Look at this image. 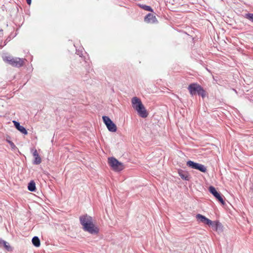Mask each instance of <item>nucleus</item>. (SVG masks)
Masks as SVG:
<instances>
[{
  "instance_id": "f257e3e1",
  "label": "nucleus",
  "mask_w": 253,
  "mask_h": 253,
  "mask_svg": "<svg viewBox=\"0 0 253 253\" xmlns=\"http://www.w3.org/2000/svg\"><path fill=\"white\" fill-rule=\"evenodd\" d=\"M132 106L136 111L139 116L143 118L148 116V113L140 99L137 97H133L131 99Z\"/></svg>"
},
{
  "instance_id": "f03ea898",
  "label": "nucleus",
  "mask_w": 253,
  "mask_h": 253,
  "mask_svg": "<svg viewBox=\"0 0 253 253\" xmlns=\"http://www.w3.org/2000/svg\"><path fill=\"white\" fill-rule=\"evenodd\" d=\"M188 89L192 96L198 94L203 98L205 96V91L203 88L197 83L191 84L188 87Z\"/></svg>"
},
{
  "instance_id": "7ed1b4c3",
  "label": "nucleus",
  "mask_w": 253,
  "mask_h": 253,
  "mask_svg": "<svg viewBox=\"0 0 253 253\" xmlns=\"http://www.w3.org/2000/svg\"><path fill=\"white\" fill-rule=\"evenodd\" d=\"M4 60L12 66L20 67L23 65L25 59L7 56L5 57Z\"/></svg>"
},
{
  "instance_id": "20e7f679",
  "label": "nucleus",
  "mask_w": 253,
  "mask_h": 253,
  "mask_svg": "<svg viewBox=\"0 0 253 253\" xmlns=\"http://www.w3.org/2000/svg\"><path fill=\"white\" fill-rule=\"evenodd\" d=\"M108 163L112 169L116 171H120L124 169L123 164L114 157L108 158Z\"/></svg>"
},
{
  "instance_id": "39448f33",
  "label": "nucleus",
  "mask_w": 253,
  "mask_h": 253,
  "mask_svg": "<svg viewBox=\"0 0 253 253\" xmlns=\"http://www.w3.org/2000/svg\"><path fill=\"white\" fill-rule=\"evenodd\" d=\"M102 119L109 131L113 132L117 131V128L116 125L108 116H103Z\"/></svg>"
},
{
  "instance_id": "423d86ee",
  "label": "nucleus",
  "mask_w": 253,
  "mask_h": 253,
  "mask_svg": "<svg viewBox=\"0 0 253 253\" xmlns=\"http://www.w3.org/2000/svg\"><path fill=\"white\" fill-rule=\"evenodd\" d=\"M83 229L84 231L88 232V233L92 234H97L99 232V229L97 227L95 226L93 223V221L87 223L86 224V226L83 225Z\"/></svg>"
},
{
  "instance_id": "0eeeda50",
  "label": "nucleus",
  "mask_w": 253,
  "mask_h": 253,
  "mask_svg": "<svg viewBox=\"0 0 253 253\" xmlns=\"http://www.w3.org/2000/svg\"><path fill=\"white\" fill-rule=\"evenodd\" d=\"M187 166L192 169H198L201 172H205L207 171V169L204 165L195 163L192 161H187Z\"/></svg>"
},
{
  "instance_id": "6e6552de",
  "label": "nucleus",
  "mask_w": 253,
  "mask_h": 253,
  "mask_svg": "<svg viewBox=\"0 0 253 253\" xmlns=\"http://www.w3.org/2000/svg\"><path fill=\"white\" fill-rule=\"evenodd\" d=\"M209 191L222 204H224V202L223 201V198L221 196L220 194L217 192V191L216 190L215 188L211 186L209 187Z\"/></svg>"
},
{
  "instance_id": "1a4fd4ad",
  "label": "nucleus",
  "mask_w": 253,
  "mask_h": 253,
  "mask_svg": "<svg viewBox=\"0 0 253 253\" xmlns=\"http://www.w3.org/2000/svg\"><path fill=\"white\" fill-rule=\"evenodd\" d=\"M92 221H93L92 217L87 214L80 217V221L82 226L85 225L86 226V224Z\"/></svg>"
},
{
  "instance_id": "9d476101",
  "label": "nucleus",
  "mask_w": 253,
  "mask_h": 253,
  "mask_svg": "<svg viewBox=\"0 0 253 253\" xmlns=\"http://www.w3.org/2000/svg\"><path fill=\"white\" fill-rule=\"evenodd\" d=\"M196 217L198 220H199L202 223L206 224L207 225H209V224H211V220L208 219L206 216L201 214H197L196 216Z\"/></svg>"
},
{
  "instance_id": "9b49d317",
  "label": "nucleus",
  "mask_w": 253,
  "mask_h": 253,
  "mask_svg": "<svg viewBox=\"0 0 253 253\" xmlns=\"http://www.w3.org/2000/svg\"><path fill=\"white\" fill-rule=\"evenodd\" d=\"M209 226L212 227L213 230L216 231H221L222 230V226L221 223L218 221H212L211 223L209 224Z\"/></svg>"
},
{
  "instance_id": "f8f14e48",
  "label": "nucleus",
  "mask_w": 253,
  "mask_h": 253,
  "mask_svg": "<svg viewBox=\"0 0 253 253\" xmlns=\"http://www.w3.org/2000/svg\"><path fill=\"white\" fill-rule=\"evenodd\" d=\"M31 151L33 152V155L34 157V161L33 163L35 165H39L40 164L41 162V158L40 157L36 149H32Z\"/></svg>"
},
{
  "instance_id": "ddd939ff",
  "label": "nucleus",
  "mask_w": 253,
  "mask_h": 253,
  "mask_svg": "<svg viewBox=\"0 0 253 253\" xmlns=\"http://www.w3.org/2000/svg\"><path fill=\"white\" fill-rule=\"evenodd\" d=\"M13 123H14V126L16 129H17L19 131H20L22 134L25 135L27 134L28 132L26 129L23 126H21L20 123L15 121H13Z\"/></svg>"
},
{
  "instance_id": "4468645a",
  "label": "nucleus",
  "mask_w": 253,
  "mask_h": 253,
  "mask_svg": "<svg viewBox=\"0 0 253 253\" xmlns=\"http://www.w3.org/2000/svg\"><path fill=\"white\" fill-rule=\"evenodd\" d=\"M157 21L155 16L151 13H148L144 18V21L147 23H154Z\"/></svg>"
},
{
  "instance_id": "2eb2a0df",
  "label": "nucleus",
  "mask_w": 253,
  "mask_h": 253,
  "mask_svg": "<svg viewBox=\"0 0 253 253\" xmlns=\"http://www.w3.org/2000/svg\"><path fill=\"white\" fill-rule=\"evenodd\" d=\"M0 246H3L7 251H12V250L9 243L1 239H0Z\"/></svg>"
},
{
  "instance_id": "dca6fc26",
  "label": "nucleus",
  "mask_w": 253,
  "mask_h": 253,
  "mask_svg": "<svg viewBox=\"0 0 253 253\" xmlns=\"http://www.w3.org/2000/svg\"><path fill=\"white\" fill-rule=\"evenodd\" d=\"M178 174L182 179L185 180H189V177L187 172L184 171L182 170H180L178 171Z\"/></svg>"
},
{
  "instance_id": "f3484780",
  "label": "nucleus",
  "mask_w": 253,
  "mask_h": 253,
  "mask_svg": "<svg viewBox=\"0 0 253 253\" xmlns=\"http://www.w3.org/2000/svg\"><path fill=\"white\" fill-rule=\"evenodd\" d=\"M28 189L30 191L33 192L36 190V184L34 181H31L28 186Z\"/></svg>"
},
{
  "instance_id": "a211bd4d",
  "label": "nucleus",
  "mask_w": 253,
  "mask_h": 253,
  "mask_svg": "<svg viewBox=\"0 0 253 253\" xmlns=\"http://www.w3.org/2000/svg\"><path fill=\"white\" fill-rule=\"evenodd\" d=\"M32 243L36 247L40 246V240L37 236H35L32 239Z\"/></svg>"
},
{
  "instance_id": "6ab92c4d",
  "label": "nucleus",
  "mask_w": 253,
  "mask_h": 253,
  "mask_svg": "<svg viewBox=\"0 0 253 253\" xmlns=\"http://www.w3.org/2000/svg\"><path fill=\"white\" fill-rule=\"evenodd\" d=\"M138 6L145 10L153 12V9L150 6L140 4H139Z\"/></svg>"
},
{
  "instance_id": "aec40b11",
  "label": "nucleus",
  "mask_w": 253,
  "mask_h": 253,
  "mask_svg": "<svg viewBox=\"0 0 253 253\" xmlns=\"http://www.w3.org/2000/svg\"><path fill=\"white\" fill-rule=\"evenodd\" d=\"M245 17L253 22V13H247L245 14Z\"/></svg>"
},
{
  "instance_id": "412c9836",
  "label": "nucleus",
  "mask_w": 253,
  "mask_h": 253,
  "mask_svg": "<svg viewBox=\"0 0 253 253\" xmlns=\"http://www.w3.org/2000/svg\"><path fill=\"white\" fill-rule=\"evenodd\" d=\"M8 142L9 143L12 149H14L15 148H16L15 145L12 142H11V141H8Z\"/></svg>"
},
{
  "instance_id": "4be33fe9",
  "label": "nucleus",
  "mask_w": 253,
  "mask_h": 253,
  "mask_svg": "<svg viewBox=\"0 0 253 253\" xmlns=\"http://www.w3.org/2000/svg\"><path fill=\"white\" fill-rule=\"evenodd\" d=\"M26 1L29 5L31 4L32 0H26Z\"/></svg>"
}]
</instances>
